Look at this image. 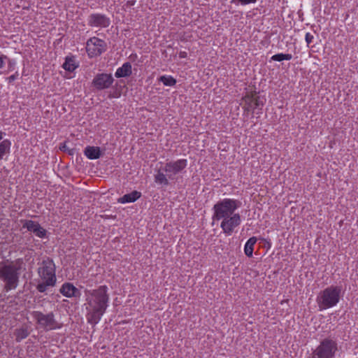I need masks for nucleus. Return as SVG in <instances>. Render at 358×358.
<instances>
[{
    "label": "nucleus",
    "mask_w": 358,
    "mask_h": 358,
    "mask_svg": "<svg viewBox=\"0 0 358 358\" xmlns=\"http://www.w3.org/2000/svg\"><path fill=\"white\" fill-rule=\"evenodd\" d=\"M86 301L90 308H87L86 315L87 322L95 326L99 323L105 313L109 301V294L106 285H101L97 289L86 290Z\"/></svg>",
    "instance_id": "nucleus-1"
},
{
    "label": "nucleus",
    "mask_w": 358,
    "mask_h": 358,
    "mask_svg": "<svg viewBox=\"0 0 358 358\" xmlns=\"http://www.w3.org/2000/svg\"><path fill=\"white\" fill-rule=\"evenodd\" d=\"M56 266L52 259L45 257L43 259L38 273L41 278L36 285L37 290L41 293L45 292L49 287H55L57 282Z\"/></svg>",
    "instance_id": "nucleus-2"
},
{
    "label": "nucleus",
    "mask_w": 358,
    "mask_h": 358,
    "mask_svg": "<svg viewBox=\"0 0 358 358\" xmlns=\"http://www.w3.org/2000/svg\"><path fill=\"white\" fill-rule=\"evenodd\" d=\"M20 266L14 265L13 262L8 264L0 262V279L4 282V291L17 288L20 282Z\"/></svg>",
    "instance_id": "nucleus-3"
},
{
    "label": "nucleus",
    "mask_w": 358,
    "mask_h": 358,
    "mask_svg": "<svg viewBox=\"0 0 358 358\" xmlns=\"http://www.w3.org/2000/svg\"><path fill=\"white\" fill-rule=\"evenodd\" d=\"M342 287L329 286L321 291L317 296V302L320 310L335 306L340 301Z\"/></svg>",
    "instance_id": "nucleus-4"
},
{
    "label": "nucleus",
    "mask_w": 358,
    "mask_h": 358,
    "mask_svg": "<svg viewBox=\"0 0 358 358\" xmlns=\"http://www.w3.org/2000/svg\"><path fill=\"white\" fill-rule=\"evenodd\" d=\"M241 204L240 201L232 199H224L217 201L213 208V220H220L235 214V210L240 208Z\"/></svg>",
    "instance_id": "nucleus-5"
},
{
    "label": "nucleus",
    "mask_w": 358,
    "mask_h": 358,
    "mask_svg": "<svg viewBox=\"0 0 358 358\" xmlns=\"http://www.w3.org/2000/svg\"><path fill=\"white\" fill-rule=\"evenodd\" d=\"M338 351V343L330 336L322 340L310 358H334Z\"/></svg>",
    "instance_id": "nucleus-6"
},
{
    "label": "nucleus",
    "mask_w": 358,
    "mask_h": 358,
    "mask_svg": "<svg viewBox=\"0 0 358 358\" xmlns=\"http://www.w3.org/2000/svg\"><path fill=\"white\" fill-rule=\"evenodd\" d=\"M32 317L39 327L45 331L54 330L60 328V325L55 318L53 312L44 314L41 311H32Z\"/></svg>",
    "instance_id": "nucleus-7"
},
{
    "label": "nucleus",
    "mask_w": 358,
    "mask_h": 358,
    "mask_svg": "<svg viewBox=\"0 0 358 358\" xmlns=\"http://www.w3.org/2000/svg\"><path fill=\"white\" fill-rule=\"evenodd\" d=\"M107 49V44L97 37H92L86 43V51L90 58L101 55Z\"/></svg>",
    "instance_id": "nucleus-8"
},
{
    "label": "nucleus",
    "mask_w": 358,
    "mask_h": 358,
    "mask_svg": "<svg viewBox=\"0 0 358 358\" xmlns=\"http://www.w3.org/2000/svg\"><path fill=\"white\" fill-rule=\"evenodd\" d=\"M115 80L111 73H97L92 81V85L96 90L101 91L110 88Z\"/></svg>",
    "instance_id": "nucleus-9"
},
{
    "label": "nucleus",
    "mask_w": 358,
    "mask_h": 358,
    "mask_svg": "<svg viewBox=\"0 0 358 358\" xmlns=\"http://www.w3.org/2000/svg\"><path fill=\"white\" fill-rule=\"evenodd\" d=\"M187 164V159H178L175 162H167L162 170L167 173L168 178L173 179V176L180 173Z\"/></svg>",
    "instance_id": "nucleus-10"
},
{
    "label": "nucleus",
    "mask_w": 358,
    "mask_h": 358,
    "mask_svg": "<svg viewBox=\"0 0 358 358\" xmlns=\"http://www.w3.org/2000/svg\"><path fill=\"white\" fill-rule=\"evenodd\" d=\"M222 220V222H221L220 227L223 232L228 235L231 234L234 228L240 225L241 222V215L238 213L227 216Z\"/></svg>",
    "instance_id": "nucleus-11"
},
{
    "label": "nucleus",
    "mask_w": 358,
    "mask_h": 358,
    "mask_svg": "<svg viewBox=\"0 0 358 358\" xmlns=\"http://www.w3.org/2000/svg\"><path fill=\"white\" fill-rule=\"evenodd\" d=\"M87 23L90 27L106 28L110 25V20L103 14L92 13L88 17Z\"/></svg>",
    "instance_id": "nucleus-12"
},
{
    "label": "nucleus",
    "mask_w": 358,
    "mask_h": 358,
    "mask_svg": "<svg viewBox=\"0 0 358 358\" xmlns=\"http://www.w3.org/2000/svg\"><path fill=\"white\" fill-rule=\"evenodd\" d=\"M22 227L26 228L28 231L34 233L36 236L41 238L47 236V231L37 222L30 220H24Z\"/></svg>",
    "instance_id": "nucleus-13"
},
{
    "label": "nucleus",
    "mask_w": 358,
    "mask_h": 358,
    "mask_svg": "<svg viewBox=\"0 0 358 358\" xmlns=\"http://www.w3.org/2000/svg\"><path fill=\"white\" fill-rule=\"evenodd\" d=\"M59 292L68 298H80L81 292L71 282H64L59 289Z\"/></svg>",
    "instance_id": "nucleus-14"
},
{
    "label": "nucleus",
    "mask_w": 358,
    "mask_h": 358,
    "mask_svg": "<svg viewBox=\"0 0 358 358\" xmlns=\"http://www.w3.org/2000/svg\"><path fill=\"white\" fill-rule=\"evenodd\" d=\"M132 66L130 62H125L121 67L118 68L115 73V76L117 78H127L131 75Z\"/></svg>",
    "instance_id": "nucleus-15"
},
{
    "label": "nucleus",
    "mask_w": 358,
    "mask_h": 358,
    "mask_svg": "<svg viewBox=\"0 0 358 358\" xmlns=\"http://www.w3.org/2000/svg\"><path fill=\"white\" fill-rule=\"evenodd\" d=\"M84 154L90 159H97L100 158L102 155L99 147L90 145L85 148Z\"/></svg>",
    "instance_id": "nucleus-16"
},
{
    "label": "nucleus",
    "mask_w": 358,
    "mask_h": 358,
    "mask_svg": "<svg viewBox=\"0 0 358 358\" xmlns=\"http://www.w3.org/2000/svg\"><path fill=\"white\" fill-rule=\"evenodd\" d=\"M31 333L30 327L27 324H23L20 328L15 329L14 336L16 342H20L22 340L29 336Z\"/></svg>",
    "instance_id": "nucleus-17"
},
{
    "label": "nucleus",
    "mask_w": 358,
    "mask_h": 358,
    "mask_svg": "<svg viewBox=\"0 0 358 358\" xmlns=\"http://www.w3.org/2000/svg\"><path fill=\"white\" fill-rule=\"evenodd\" d=\"M141 196V193L138 191L134 190L129 194H126L123 196L117 199L118 203H133Z\"/></svg>",
    "instance_id": "nucleus-18"
},
{
    "label": "nucleus",
    "mask_w": 358,
    "mask_h": 358,
    "mask_svg": "<svg viewBox=\"0 0 358 358\" xmlns=\"http://www.w3.org/2000/svg\"><path fill=\"white\" fill-rule=\"evenodd\" d=\"M257 241V238L255 236H252L246 242L244 248V252L247 257H251L252 256L254 245Z\"/></svg>",
    "instance_id": "nucleus-19"
},
{
    "label": "nucleus",
    "mask_w": 358,
    "mask_h": 358,
    "mask_svg": "<svg viewBox=\"0 0 358 358\" xmlns=\"http://www.w3.org/2000/svg\"><path fill=\"white\" fill-rule=\"evenodd\" d=\"M11 142L8 139H4L0 143V161L3 157L10 152Z\"/></svg>",
    "instance_id": "nucleus-20"
},
{
    "label": "nucleus",
    "mask_w": 358,
    "mask_h": 358,
    "mask_svg": "<svg viewBox=\"0 0 358 358\" xmlns=\"http://www.w3.org/2000/svg\"><path fill=\"white\" fill-rule=\"evenodd\" d=\"M253 95L252 94H249L248 92L243 97V100L245 102V111L250 112L252 111V113L255 110V108L253 106V101L254 99L252 98Z\"/></svg>",
    "instance_id": "nucleus-21"
},
{
    "label": "nucleus",
    "mask_w": 358,
    "mask_h": 358,
    "mask_svg": "<svg viewBox=\"0 0 358 358\" xmlns=\"http://www.w3.org/2000/svg\"><path fill=\"white\" fill-rule=\"evenodd\" d=\"M62 67L67 71L73 72L78 67V65H76L74 57H66Z\"/></svg>",
    "instance_id": "nucleus-22"
},
{
    "label": "nucleus",
    "mask_w": 358,
    "mask_h": 358,
    "mask_svg": "<svg viewBox=\"0 0 358 358\" xmlns=\"http://www.w3.org/2000/svg\"><path fill=\"white\" fill-rule=\"evenodd\" d=\"M166 86H174L176 84V80L171 76H162L158 78Z\"/></svg>",
    "instance_id": "nucleus-23"
},
{
    "label": "nucleus",
    "mask_w": 358,
    "mask_h": 358,
    "mask_svg": "<svg viewBox=\"0 0 358 358\" xmlns=\"http://www.w3.org/2000/svg\"><path fill=\"white\" fill-rule=\"evenodd\" d=\"M249 94H252L253 95V106L255 109H259L262 110L263 106H264V101L260 99V97L257 96L258 92L256 91H252L250 92H248Z\"/></svg>",
    "instance_id": "nucleus-24"
},
{
    "label": "nucleus",
    "mask_w": 358,
    "mask_h": 358,
    "mask_svg": "<svg viewBox=\"0 0 358 358\" xmlns=\"http://www.w3.org/2000/svg\"><path fill=\"white\" fill-rule=\"evenodd\" d=\"M155 181L157 183L162 184L164 185H168L169 184L168 178L166 177V176L164 174L163 172H162L160 170L158 171L157 174L155 176Z\"/></svg>",
    "instance_id": "nucleus-25"
},
{
    "label": "nucleus",
    "mask_w": 358,
    "mask_h": 358,
    "mask_svg": "<svg viewBox=\"0 0 358 358\" xmlns=\"http://www.w3.org/2000/svg\"><path fill=\"white\" fill-rule=\"evenodd\" d=\"M292 58V55L291 54L278 53L273 55L271 57V60L282 62L283 60H290Z\"/></svg>",
    "instance_id": "nucleus-26"
},
{
    "label": "nucleus",
    "mask_w": 358,
    "mask_h": 358,
    "mask_svg": "<svg viewBox=\"0 0 358 358\" xmlns=\"http://www.w3.org/2000/svg\"><path fill=\"white\" fill-rule=\"evenodd\" d=\"M59 150L63 152H67L69 155H73L76 151L75 149H69L66 146V142L60 144Z\"/></svg>",
    "instance_id": "nucleus-27"
},
{
    "label": "nucleus",
    "mask_w": 358,
    "mask_h": 358,
    "mask_svg": "<svg viewBox=\"0 0 358 358\" xmlns=\"http://www.w3.org/2000/svg\"><path fill=\"white\" fill-rule=\"evenodd\" d=\"M257 0H232L231 2L233 3H240L242 5H247L250 3H255Z\"/></svg>",
    "instance_id": "nucleus-28"
},
{
    "label": "nucleus",
    "mask_w": 358,
    "mask_h": 358,
    "mask_svg": "<svg viewBox=\"0 0 358 358\" xmlns=\"http://www.w3.org/2000/svg\"><path fill=\"white\" fill-rule=\"evenodd\" d=\"M6 62H8V71H13L14 69L15 65V60L11 59L8 57V59H6Z\"/></svg>",
    "instance_id": "nucleus-29"
},
{
    "label": "nucleus",
    "mask_w": 358,
    "mask_h": 358,
    "mask_svg": "<svg viewBox=\"0 0 358 358\" xmlns=\"http://www.w3.org/2000/svg\"><path fill=\"white\" fill-rule=\"evenodd\" d=\"M6 59H8V57L3 55H1L0 56V69H2L5 65V63L6 62Z\"/></svg>",
    "instance_id": "nucleus-30"
},
{
    "label": "nucleus",
    "mask_w": 358,
    "mask_h": 358,
    "mask_svg": "<svg viewBox=\"0 0 358 358\" xmlns=\"http://www.w3.org/2000/svg\"><path fill=\"white\" fill-rule=\"evenodd\" d=\"M313 39V36L311 35L310 33H307L306 34V41L308 45L312 43Z\"/></svg>",
    "instance_id": "nucleus-31"
},
{
    "label": "nucleus",
    "mask_w": 358,
    "mask_h": 358,
    "mask_svg": "<svg viewBox=\"0 0 358 358\" xmlns=\"http://www.w3.org/2000/svg\"><path fill=\"white\" fill-rule=\"evenodd\" d=\"M17 76H18V73H17V72H15V74H13V75H12V76H9V77L8 78V82H9V83H12V82H13V81H14V80L17 78Z\"/></svg>",
    "instance_id": "nucleus-32"
},
{
    "label": "nucleus",
    "mask_w": 358,
    "mask_h": 358,
    "mask_svg": "<svg viewBox=\"0 0 358 358\" xmlns=\"http://www.w3.org/2000/svg\"><path fill=\"white\" fill-rule=\"evenodd\" d=\"M136 2V0H129L127 1L125 6L127 8L133 6L135 5Z\"/></svg>",
    "instance_id": "nucleus-33"
},
{
    "label": "nucleus",
    "mask_w": 358,
    "mask_h": 358,
    "mask_svg": "<svg viewBox=\"0 0 358 358\" xmlns=\"http://www.w3.org/2000/svg\"><path fill=\"white\" fill-rule=\"evenodd\" d=\"M180 58H186L187 57V53L185 51H180L179 52Z\"/></svg>",
    "instance_id": "nucleus-34"
},
{
    "label": "nucleus",
    "mask_w": 358,
    "mask_h": 358,
    "mask_svg": "<svg viewBox=\"0 0 358 358\" xmlns=\"http://www.w3.org/2000/svg\"><path fill=\"white\" fill-rule=\"evenodd\" d=\"M3 133L1 131H0V143L3 141Z\"/></svg>",
    "instance_id": "nucleus-35"
}]
</instances>
